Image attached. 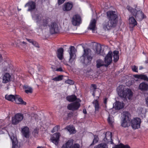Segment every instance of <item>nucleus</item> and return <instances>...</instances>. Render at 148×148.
I'll list each match as a JSON object with an SVG mask.
<instances>
[{
  "instance_id": "obj_1",
  "label": "nucleus",
  "mask_w": 148,
  "mask_h": 148,
  "mask_svg": "<svg viewBox=\"0 0 148 148\" xmlns=\"http://www.w3.org/2000/svg\"><path fill=\"white\" fill-rule=\"evenodd\" d=\"M106 14L109 21H105L103 24V29L106 30H109L116 26L118 17L117 15L114 11H108Z\"/></svg>"
},
{
  "instance_id": "obj_2",
  "label": "nucleus",
  "mask_w": 148,
  "mask_h": 148,
  "mask_svg": "<svg viewBox=\"0 0 148 148\" xmlns=\"http://www.w3.org/2000/svg\"><path fill=\"white\" fill-rule=\"evenodd\" d=\"M127 9L135 16L138 21H141L146 17L141 10H137L129 5L127 6Z\"/></svg>"
},
{
  "instance_id": "obj_3",
  "label": "nucleus",
  "mask_w": 148,
  "mask_h": 148,
  "mask_svg": "<svg viewBox=\"0 0 148 148\" xmlns=\"http://www.w3.org/2000/svg\"><path fill=\"white\" fill-rule=\"evenodd\" d=\"M119 88V87L117 88L118 94L119 96L123 100H127V98L130 99L132 97L133 93L130 89L128 88L120 89Z\"/></svg>"
},
{
  "instance_id": "obj_4",
  "label": "nucleus",
  "mask_w": 148,
  "mask_h": 148,
  "mask_svg": "<svg viewBox=\"0 0 148 148\" xmlns=\"http://www.w3.org/2000/svg\"><path fill=\"white\" fill-rule=\"evenodd\" d=\"M130 114L128 112L123 113V120L121 122V125L124 127H127L130 125Z\"/></svg>"
},
{
  "instance_id": "obj_5",
  "label": "nucleus",
  "mask_w": 148,
  "mask_h": 148,
  "mask_svg": "<svg viewBox=\"0 0 148 148\" xmlns=\"http://www.w3.org/2000/svg\"><path fill=\"white\" fill-rule=\"evenodd\" d=\"M23 115L21 113L16 114L12 118V123L14 125H16L20 122L23 119Z\"/></svg>"
},
{
  "instance_id": "obj_6",
  "label": "nucleus",
  "mask_w": 148,
  "mask_h": 148,
  "mask_svg": "<svg viewBox=\"0 0 148 148\" xmlns=\"http://www.w3.org/2000/svg\"><path fill=\"white\" fill-rule=\"evenodd\" d=\"M25 7H27V11L31 13L34 11L36 10V3L35 2L32 1H29L25 5Z\"/></svg>"
},
{
  "instance_id": "obj_7",
  "label": "nucleus",
  "mask_w": 148,
  "mask_h": 148,
  "mask_svg": "<svg viewBox=\"0 0 148 148\" xmlns=\"http://www.w3.org/2000/svg\"><path fill=\"white\" fill-rule=\"evenodd\" d=\"M50 32L51 34L58 33L59 31V27L58 25L55 22L51 23L50 25H48Z\"/></svg>"
},
{
  "instance_id": "obj_8",
  "label": "nucleus",
  "mask_w": 148,
  "mask_h": 148,
  "mask_svg": "<svg viewBox=\"0 0 148 148\" xmlns=\"http://www.w3.org/2000/svg\"><path fill=\"white\" fill-rule=\"evenodd\" d=\"M112 56V52L109 51L104 58V62L105 64H104V66L107 67L111 63Z\"/></svg>"
},
{
  "instance_id": "obj_9",
  "label": "nucleus",
  "mask_w": 148,
  "mask_h": 148,
  "mask_svg": "<svg viewBox=\"0 0 148 148\" xmlns=\"http://www.w3.org/2000/svg\"><path fill=\"white\" fill-rule=\"evenodd\" d=\"M131 125L133 129L135 130L140 127V119L138 118H134L130 121Z\"/></svg>"
},
{
  "instance_id": "obj_10",
  "label": "nucleus",
  "mask_w": 148,
  "mask_h": 148,
  "mask_svg": "<svg viewBox=\"0 0 148 148\" xmlns=\"http://www.w3.org/2000/svg\"><path fill=\"white\" fill-rule=\"evenodd\" d=\"M71 21L73 25H79L82 23V19L80 16L78 14L74 15Z\"/></svg>"
},
{
  "instance_id": "obj_11",
  "label": "nucleus",
  "mask_w": 148,
  "mask_h": 148,
  "mask_svg": "<svg viewBox=\"0 0 148 148\" xmlns=\"http://www.w3.org/2000/svg\"><path fill=\"white\" fill-rule=\"evenodd\" d=\"M60 136L59 133H56L54 134L51 137V142L56 145H58L59 143Z\"/></svg>"
},
{
  "instance_id": "obj_12",
  "label": "nucleus",
  "mask_w": 148,
  "mask_h": 148,
  "mask_svg": "<svg viewBox=\"0 0 148 148\" xmlns=\"http://www.w3.org/2000/svg\"><path fill=\"white\" fill-rule=\"evenodd\" d=\"M80 106V104L77 102H75L69 104L67 108L69 110H76L78 109Z\"/></svg>"
},
{
  "instance_id": "obj_13",
  "label": "nucleus",
  "mask_w": 148,
  "mask_h": 148,
  "mask_svg": "<svg viewBox=\"0 0 148 148\" xmlns=\"http://www.w3.org/2000/svg\"><path fill=\"white\" fill-rule=\"evenodd\" d=\"M69 49L70 50L69 53L70 54V58L69 60V62L72 63L75 59L74 55H75V47L74 46H71Z\"/></svg>"
},
{
  "instance_id": "obj_14",
  "label": "nucleus",
  "mask_w": 148,
  "mask_h": 148,
  "mask_svg": "<svg viewBox=\"0 0 148 148\" xmlns=\"http://www.w3.org/2000/svg\"><path fill=\"white\" fill-rule=\"evenodd\" d=\"M73 6V4L71 2H68L65 3L62 7V9L64 11H68L70 10Z\"/></svg>"
},
{
  "instance_id": "obj_15",
  "label": "nucleus",
  "mask_w": 148,
  "mask_h": 148,
  "mask_svg": "<svg viewBox=\"0 0 148 148\" xmlns=\"http://www.w3.org/2000/svg\"><path fill=\"white\" fill-rule=\"evenodd\" d=\"M112 134L111 132L106 133L105 137L103 139L104 141L107 143L110 142L111 144H113L114 143L113 140L112 139Z\"/></svg>"
},
{
  "instance_id": "obj_16",
  "label": "nucleus",
  "mask_w": 148,
  "mask_h": 148,
  "mask_svg": "<svg viewBox=\"0 0 148 148\" xmlns=\"http://www.w3.org/2000/svg\"><path fill=\"white\" fill-rule=\"evenodd\" d=\"M96 23V20L95 19H93L92 20H91L89 26L88 27V29L92 30L93 33L95 32L94 31L95 30Z\"/></svg>"
},
{
  "instance_id": "obj_17",
  "label": "nucleus",
  "mask_w": 148,
  "mask_h": 148,
  "mask_svg": "<svg viewBox=\"0 0 148 148\" xmlns=\"http://www.w3.org/2000/svg\"><path fill=\"white\" fill-rule=\"evenodd\" d=\"M124 105V103H123L116 101L113 104V107L115 109L119 110L123 108Z\"/></svg>"
},
{
  "instance_id": "obj_18",
  "label": "nucleus",
  "mask_w": 148,
  "mask_h": 148,
  "mask_svg": "<svg viewBox=\"0 0 148 148\" xmlns=\"http://www.w3.org/2000/svg\"><path fill=\"white\" fill-rule=\"evenodd\" d=\"M22 132L23 136L26 138H29V128L25 127L22 129Z\"/></svg>"
},
{
  "instance_id": "obj_19",
  "label": "nucleus",
  "mask_w": 148,
  "mask_h": 148,
  "mask_svg": "<svg viewBox=\"0 0 148 148\" xmlns=\"http://www.w3.org/2000/svg\"><path fill=\"white\" fill-rule=\"evenodd\" d=\"M139 88L142 91H146L148 90V84L145 82H142L140 84Z\"/></svg>"
},
{
  "instance_id": "obj_20",
  "label": "nucleus",
  "mask_w": 148,
  "mask_h": 148,
  "mask_svg": "<svg viewBox=\"0 0 148 148\" xmlns=\"http://www.w3.org/2000/svg\"><path fill=\"white\" fill-rule=\"evenodd\" d=\"M73 142V139H70L64 144L61 148H70L72 146Z\"/></svg>"
},
{
  "instance_id": "obj_21",
  "label": "nucleus",
  "mask_w": 148,
  "mask_h": 148,
  "mask_svg": "<svg viewBox=\"0 0 148 148\" xmlns=\"http://www.w3.org/2000/svg\"><path fill=\"white\" fill-rule=\"evenodd\" d=\"M133 76L135 78L148 81V77L146 75L142 74H135L133 75Z\"/></svg>"
},
{
  "instance_id": "obj_22",
  "label": "nucleus",
  "mask_w": 148,
  "mask_h": 148,
  "mask_svg": "<svg viewBox=\"0 0 148 148\" xmlns=\"http://www.w3.org/2000/svg\"><path fill=\"white\" fill-rule=\"evenodd\" d=\"M16 103L17 104H21L24 105H26V103L24 101L23 99L21 97H19L18 95H15V100Z\"/></svg>"
},
{
  "instance_id": "obj_23",
  "label": "nucleus",
  "mask_w": 148,
  "mask_h": 148,
  "mask_svg": "<svg viewBox=\"0 0 148 148\" xmlns=\"http://www.w3.org/2000/svg\"><path fill=\"white\" fill-rule=\"evenodd\" d=\"M11 76L8 73H5L3 77V82L4 83H7L10 80Z\"/></svg>"
},
{
  "instance_id": "obj_24",
  "label": "nucleus",
  "mask_w": 148,
  "mask_h": 148,
  "mask_svg": "<svg viewBox=\"0 0 148 148\" xmlns=\"http://www.w3.org/2000/svg\"><path fill=\"white\" fill-rule=\"evenodd\" d=\"M63 48H62L58 49L57 50V56L60 60H62L63 59Z\"/></svg>"
},
{
  "instance_id": "obj_25",
  "label": "nucleus",
  "mask_w": 148,
  "mask_h": 148,
  "mask_svg": "<svg viewBox=\"0 0 148 148\" xmlns=\"http://www.w3.org/2000/svg\"><path fill=\"white\" fill-rule=\"evenodd\" d=\"M66 99L70 102H72L77 100V98L75 95H73L67 96Z\"/></svg>"
},
{
  "instance_id": "obj_26",
  "label": "nucleus",
  "mask_w": 148,
  "mask_h": 148,
  "mask_svg": "<svg viewBox=\"0 0 148 148\" xmlns=\"http://www.w3.org/2000/svg\"><path fill=\"white\" fill-rule=\"evenodd\" d=\"M86 58H85L83 63L86 65H89L91 63V62L92 59V57L91 56H88V57Z\"/></svg>"
},
{
  "instance_id": "obj_27",
  "label": "nucleus",
  "mask_w": 148,
  "mask_h": 148,
  "mask_svg": "<svg viewBox=\"0 0 148 148\" xmlns=\"http://www.w3.org/2000/svg\"><path fill=\"white\" fill-rule=\"evenodd\" d=\"M51 19L48 17L45 18V19H43L42 20V25L43 27H46L48 25V24L49 22H50Z\"/></svg>"
},
{
  "instance_id": "obj_28",
  "label": "nucleus",
  "mask_w": 148,
  "mask_h": 148,
  "mask_svg": "<svg viewBox=\"0 0 148 148\" xmlns=\"http://www.w3.org/2000/svg\"><path fill=\"white\" fill-rule=\"evenodd\" d=\"M113 61L115 62H116L119 60V51L116 50H115L113 52Z\"/></svg>"
},
{
  "instance_id": "obj_29",
  "label": "nucleus",
  "mask_w": 148,
  "mask_h": 148,
  "mask_svg": "<svg viewBox=\"0 0 148 148\" xmlns=\"http://www.w3.org/2000/svg\"><path fill=\"white\" fill-rule=\"evenodd\" d=\"M97 89V85L95 84H92L90 88V92H92V95L94 97L95 96V92Z\"/></svg>"
},
{
  "instance_id": "obj_30",
  "label": "nucleus",
  "mask_w": 148,
  "mask_h": 148,
  "mask_svg": "<svg viewBox=\"0 0 148 148\" xmlns=\"http://www.w3.org/2000/svg\"><path fill=\"white\" fill-rule=\"evenodd\" d=\"M129 20L130 23L132 24L134 26H135L137 25V23L133 16L130 17Z\"/></svg>"
},
{
  "instance_id": "obj_31",
  "label": "nucleus",
  "mask_w": 148,
  "mask_h": 148,
  "mask_svg": "<svg viewBox=\"0 0 148 148\" xmlns=\"http://www.w3.org/2000/svg\"><path fill=\"white\" fill-rule=\"evenodd\" d=\"M96 52L97 54H99L101 51V44H97L95 45Z\"/></svg>"
},
{
  "instance_id": "obj_32",
  "label": "nucleus",
  "mask_w": 148,
  "mask_h": 148,
  "mask_svg": "<svg viewBox=\"0 0 148 148\" xmlns=\"http://www.w3.org/2000/svg\"><path fill=\"white\" fill-rule=\"evenodd\" d=\"M15 96L12 95H6L5 96V98L6 99L12 101H14L15 100Z\"/></svg>"
},
{
  "instance_id": "obj_33",
  "label": "nucleus",
  "mask_w": 148,
  "mask_h": 148,
  "mask_svg": "<svg viewBox=\"0 0 148 148\" xmlns=\"http://www.w3.org/2000/svg\"><path fill=\"white\" fill-rule=\"evenodd\" d=\"M92 103L94 105L95 110L98 111L99 108V106L98 101L97 99L95 100L92 102Z\"/></svg>"
},
{
  "instance_id": "obj_34",
  "label": "nucleus",
  "mask_w": 148,
  "mask_h": 148,
  "mask_svg": "<svg viewBox=\"0 0 148 148\" xmlns=\"http://www.w3.org/2000/svg\"><path fill=\"white\" fill-rule=\"evenodd\" d=\"M25 89V92L27 94L32 93V88L28 86H24Z\"/></svg>"
},
{
  "instance_id": "obj_35",
  "label": "nucleus",
  "mask_w": 148,
  "mask_h": 148,
  "mask_svg": "<svg viewBox=\"0 0 148 148\" xmlns=\"http://www.w3.org/2000/svg\"><path fill=\"white\" fill-rule=\"evenodd\" d=\"M94 148H108V147L106 143H102L95 146Z\"/></svg>"
},
{
  "instance_id": "obj_36",
  "label": "nucleus",
  "mask_w": 148,
  "mask_h": 148,
  "mask_svg": "<svg viewBox=\"0 0 148 148\" xmlns=\"http://www.w3.org/2000/svg\"><path fill=\"white\" fill-rule=\"evenodd\" d=\"M26 40L29 42L31 43L32 45L36 47H39L38 43L33 39H29L26 38Z\"/></svg>"
},
{
  "instance_id": "obj_37",
  "label": "nucleus",
  "mask_w": 148,
  "mask_h": 148,
  "mask_svg": "<svg viewBox=\"0 0 148 148\" xmlns=\"http://www.w3.org/2000/svg\"><path fill=\"white\" fill-rule=\"evenodd\" d=\"M83 48L84 49V53L82 56L83 57L85 58V56H86V57H88V56H91L89 55V50H90L89 49H85L84 47H83Z\"/></svg>"
},
{
  "instance_id": "obj_38",
  "label": "nucleus",
  "mask_w": 148,
  "mask_h": 148,
  "mask_svg": "<svg viewBox=\"0 0 148 148\" xmlns=\"http://www.w3.org/2000/svg\"><path fill=\"white\" fill-rule=\"evenodd\" d=\"M67 130L71 134H74L75 132V129L71 126H68L66 127Z\"/></svg>"
},
{
  "instance_id": "obj_39",
  "label": "nucleus",
  "mask_w": 148,
  "mask_h": 148,
  "mask_svg": "<svg viewBox=\"0 0 148 148\" xmlns=\"http://www.w3.org/2000/svg\"><path fill=\"white\" fill-rule=\"evenodd\" d=\"M64 76L63 75H59L52 79V80L55 81H59L62 80Z\"/></svg>"
},
{
  "instance_id": "obj_40",
  "label": "nucleus",
  "mask_w": 148,
  "mask_h": 148,
  "mask_svg": "<svg viewBox=\"0 0 148 148\" xmlns=\"http://www.w3.org/2000/svg\"><path fill=\"white\" fill-rule=\"evenodd\" d=\"M41 15L39 14H36L35 17L36 20V23L37 24H40V23Z\"/></svg>"
},
{
  "instance_id": "obj_41",
  "label": "nucleus",
  "mask_w": 148,
  "mask_h": 148,
  "mask_svg": "<svg viewBox=\"0 0 148 148\" xmlns=\"http://www.w3.org/2000/svg\"><path fill=\"white\" fill-rule=\"evenodd\" d=\"M131 68L132 71L136 73H138V66L135 65H134L131 66Z\"/></svg>"
},
{
  "instance_id": "obj_42",
  "label": "nucleus",
  "mask_w": 148,
  "mask_h": 148,
  "mask_svg": "<svg viewBox=\"0 0 148 148\" xmlns=\"http://www.w3.org/2000/svg\"><path fill=\"white\" fill-rule=\"evenodd\" d=\"M138 110L139 111L140 114H144L146 112L145 109L144 108H139L138 109Z\"/></svg>"
},
{
  "instance_id": "obj_43",
  "label": "nucleus",
  "mask_w": 148,
  "mask_h": 148,
  "mask_svg": "<svg viewBox=\"0 0 148 148\" xmlns=\"http://www.w3.org/2000/svg\"><path fill=\"white\" fill-rule=\"evenodd\" d=\"M96 66L98 68H100L101 66H104V64H102L100 61L97 60V61Z\"/></svg>"
},
{
  "instance_id": "obj_44",
  "label": "nucleus",
  "mask_w": 148,
  "mask_h": 148,
  "mask_svg": "<svg viewBox=\"0 0 148 148\" xmlns=\"http://www.w3.org/2000/svg\"><path fill=\"white\" fill-rule=\"evenodd\" d=\"M98 136H95L93 140L92 143L90 145V146L94 145L95 143H97L98 142Z\"/></svg>"
},
{
  "instance_id": "obj_45",
  "label": "nucleus",
  "mask_w": 148,
  "mask_h": 148,
  "mask_svg": "<svg viewBox=\"0 0 148 148\" xmlns=\"http://www.w3.org/2000/svg\"><path fill=\"white\" fill-rule=\"evenodd\" d=\"M112 118L109 115L107 119L108 123L110 124H112L113 123L112 121Z\"/></svg>"
},
{
  "instance_id": "obj_46",
  "label": "nucleus",
  "mask_w": 148,
  "mask_h": 148,
  "mask_svg": "<svg viewBox=\"0 0 148 148\" xmlns=\"http://www.w3.org/2000/svg\"><path fill=\"white\" fill-rule=\"evenodd\" d=\"M65 83L66 84H69L71 85L73 84H74V81L70 79H68L66 80L65 81Z\"/></svg>"
},
{
  "instance_id": "obj_47",
  "label": "nucleus",
  "mask_w": 148,
  "mask_h": 148,
  "mask_svg": "<svg viewBox=\"0 0 148 148\" xmlns=\"http://www.w3.org/2000/svg\"><path fill=\"white\" fill-rule=\"evenodd\" d=\"M80 145L78 143H75L73 144L72 147L70 148H80Z\"/></svg>"
},
{
  "instance_id": "obj_48",
  "label": "nucleus",
  "mask_w": 148,
  "mask_h": 148,
  "mask_svg": "<svg viewBox=\"0 0 148 148\" xmlns=\"http://www.w3.org/2000/svg\"><path fill=\"white\" fill-rule=\"evenodd\" d=\"M12 148H15L17 146V142L15 141H14V140H12Z\"/></svg>"
},
{
  "instance_id": "obj_49",
  "label": "nucleus",
  "mask_w": 148,
  "mask_h": 148,
  "mask_svg": "<svg viewBox=\"0 0 148 148\" xmlns=\"http://www.w3.org/2000/svg\"><path fill=\"white\" fill-rule=\"evenodd\" d=\"M123 144L120 143L118 145H115L112 148H121Z\"/></svg>"
},
{
  "instance_id": "obj_50",
  "label": "nucleus",
  "mask_w": 148,
  "mask_h": 148,
  "mask_svg": "<svg viewBox=\"0 0 148 148\" xmlns=\"http://www.w3.org/2000/svg\"><path fill=\"white\" fill-rule=\"evenodd\" d=\"M59 128V126L58 125H56L53 127V129H55V131L53 132V133L56 132V131H58V130Z\"/></svg>"
},
{
  "instance_id": "obj_51",
  "label": "nucleus",
  "mask_w": 148,
  "mask_h": 148,
  "mask_svg": "<svg viewBox=\"0 0 148 148\" xmlns=\"http://www.w3.org/2000/svg\"><path fill=\"white\" fill-rule=\"evenodd\" d=\"M66 0H58V2L59 5L62 4Z\"/></svg>"
},
{
  "instance_id": "obj_52",
  "label": "nucleus",
  "mask_w": 148,
  "mask_h": 148,
  "mask_svg": "<svg viewBox=\"0 0 148 148\" xmlns=\"http://www.w3.org/2000/svg\"><path fill=\"white\" fill-rule=\"evenodd\" d=\"M121 148H131L130 146L128 145H124L123 144Z\"/></svg>"
},
{
  "instance_id": "obj_53",
  "label": "nucleus",
  "mask_w": 148,
  "mask_h": 148,
  "mask_svg": "<svg viewBox=\"0 0 148 148\" xmlns=\"http://www.w3.org/2000/svg\"><path fill=\"white\" fill-rule=\"evenodd\" d=\"M56 71H63V70L61 67H59L56 69Z\"/></svg>"
},
{
  "instance_id": "obj_54",
  "label": "nucleus",
  "mask_w": 148,
  "mask_h": 148,
  "mask_svg": "<svg viewBox=\"0 0 148 148\" xmlns=\"http://www.w3.org/2000/svg\"><path fill=\"white\" fill-rule=\"evenodd\" d=\"M146 104L148 107V96L145 98Z\"/></svg>"
},
{
  "instance_id": "obj_55",
  "label": "nucleus",
  "mask_w": 148,
  "mask_h": 148,
  "mask_svg": "<svg viewBox=\"0 0 148 148\" xmlns=\"http://www.w3.org/2000/svg\"><path fill=\"white\" fill-rule=\"evenodd\" d=\"M107 98H105L104 99L103 102L105 104H107Z\"/></svg>"
},
{
  "instance_id": "obj_56",
  "label": "nucleus",
  "mask_w": 148,
  "mask_h": 148,
  "mask_svg": "<svg viewBox=\"0 0 148 148\" xmlns=\"http://www.w3.org/2000/svg\"><path fill=\"white\" fill-rule=\"evenodd\" d=\"M38 131L37 129H35L33 131V133L35 134H38Z\"/></svg>"
},
{
  "instance_id": "obj_57",
  "label": "nucleus",
  "mask_w": 148,
  "mask_h": 148,
  "mask_svg": "<svg viewBox=\"0 0 148 148\" xmlns=\"http://www.w3.org/2000/svg\"><path fill=\"white\" fill-rule=\"evenodd\" d=\"M83 113L84 114H87V112H86V109H83Z\"/></svg>"
},
{
  "instance_id": "obj_58",
  "label": "nucleus",
  "mask_w": 148,
  "mask_h": 148,
  "mask_svg": "<svg viewBox=\"0 0 148 148\" xmlns=\"http://www.w3.org/2000/svg\"><path fill=\"white\" fill-rule=\"evenodd\" d=\"M145 63L146 64H147V65H148V60L147 59L145 61Z\"/></svg>"
},
{
  "instance_id": "obj_59",
  "label": "nucleus",
  "mask_w": 148,
  "mask_h": 148,
  "mask_svg": "<svg viewBox=\"0 0 148 148\" xmlns=\"http://www.w3.org/2000/svg\"><path fill=\"white\" fill-rule=\"evenodd\" d=\"M143 67L142 66H140L139 67V69L140 70H142L143 69Z\"/></svg>"
},
{
  "instance_id": "obj_60",
  "label": "nucleus",
  "mask_w": 148,
  "mask_h": 148,
  "mask_svg": "<svg viewBox=\"0 0 148 148\" xmlns=\"http://www.w3.org/2000/svg\"><path fill=\"white\" fill-rule=\"evenodd\" d=\"M2 56L0 54V62L2 60Z\"/></svg>"
},
{
  "instance_id": "obj_61",
  "label": "nucleus",
  "mask_w": 148,
  "mask_h": 148,
  "mask_svg": "<svg viewBox=\"0 0 148 148\" xmlns=\"http://www.w3.org/2000/svg\"><path fill=\"white\" fill-rule=\"evenodd\" d=\"M22 43L23 44H25V45L26 44V43L25 42H24V41H23L22 42Z\"/></svg>"
},
{
  "instance_id": "obj_62",
  "label": "nucleus",
  "mask_w": 148,
  "mask_h": 148,
  "mask_svg": "<svg viewBox=\"0 0 148 148\" xmlns=\"http://www.w3.org/2000/svg\"><path fill=\"white\" fill-rule=\"evenodd\" d=\"M36 148H43V147L38 146V147H37Z\"/></svg>"
},
{
  "instance_id": "obj_63",
  "label": "nucleus",
  "mask_w": 148,
  "mask_h": 148,
  "mask_svg": "<svg viewBox=\"0 0 148 148\" xmlns=\"http://www.w3.org/2000/svg\"><path fill=\"white\" fill-rule=\"evenodd\" d=\"M54 131H55V129H53V130L51 131V132L53 133V132Z\"/></svg>"
},
{
  "instance_id": "obj_64",
  "label": "nucleus",
  "mask_w": 148,
  "mask_h": 148,
  "mask_svg": "<svg viewBox=\"0 0 148 148\" xmlns=\"http://www.w3.org/2000/svg\"><path fill=\"white\" fill-rule=\"evenodd\" d=\"M54 131H55V129H53V130L51 131V132L53 133V132Z\"/></svg>"
}]
</instances>
